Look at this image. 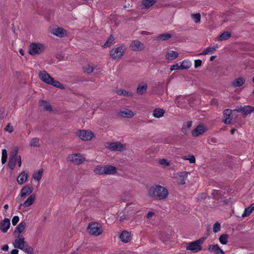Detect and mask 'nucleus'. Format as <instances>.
Returning a JSON list of instances; mask_svg holds the SVG:
<instances>
[{"instance_id":"5","label":"nucleus","mask_w":254,"mask_h":254,"mask_svg":"<svg viewBox=\"0 0 254 254\" xmlns=\"http://www.w3.org/2000/svg\"><path fill=\"white\" fill-rule=\"evenodd\" d=\"M46 49L44 44L40 43H32L29 46L28 53L30 55H40Z\"/></svg>"},{"instance_id":"11","label":"nucleus","mask_w":254,"mask_h":254,"mask_svg":"<svg viewBox=\"0 0 254 254\" xmlns=\"http://www.w3.org/2000/svg\"><path fill=\"white\" fill-rule=\"evenodd\" d=\"M33 188L28 185H26L23 187L21 190L19 198H17L16 200L17 201H21L24 200L26 196L29 195H31L33 191Z\"/></svg>"},{"instance_id":"7","label":"nucleus","mask_w":254,"mask_h":254,"mask_svg":"<svg viewBox=\"0 0 254 254\" xmlns=\"http://www.w3.org/2000/svg\"><path fill=\"white\" fill-rule=\"evenodd\" d=\"M106 144V147L112 151L123 152L127 149L126 145L120 141L108 142Z\"/></svg>"},{"instance_id":"25","label":"nucleus","mask_w":254,"mask_h":254,"mask_svg":"<svg viewBox=\"0 0 254 254\" xmlns=\"http://www.w3.org/2000/svg\"><path fill=\"white\" fill-rule=\"evenodd\" d=\"M105 175H110L116 174L117 172V168L113 166L110 165H105Z\"/></svg>"},{"instance_id":"49","label":"nucleus","mask_w":254,"mask_h":254,"mask_svg":"<svg viewBox=\"0 0 254 254\" xmlns=\"http://www.w3.org/2000/svg\"><path fill=\"white\" fill-rule=\"evenodd\" d=\"M13 127L11 126L10 123H8L4 128V130L5 131L8 132L9 133L13 132Z\"/></svg>"},{"instance_id":"57","label":"nucleus","mask_w":254,"mask_h":254,"mask_svg":"<svg viewBox=\"0 0 254 254\" xmlns=\"http://www.w3.org/2000/svg\"><path fill=\"white\" fill-rule=\"evenodd\" d=\"M206 197V195L205 193H201L200 194L198 197V199L202 200L204 199Z\"/></svg>"},{"instance_id":"17","label":"nucleus","mask_w":254,"mask_h":254,"mask_svg":"<svg viewBox=\"0 0 254 254\" xmlns=\"http://www.w3.org/2000/svg\"><path fill=\"white\" fill-rule=\"evenodd\" d=\"M120 238L123 243L129 242L132 239L131 233L127 230H123L120 235Z\"/></svg>"},{"instance_id":"19","label":"nucleus","mask_w":254,"mask_h":254,"mask_svg":"<svg viewBox=\"0 0 254 254\" xmlns=\"http://www.w3.org/2000/svg\"><path fill=\"white\" fill-rule=\"evenodd\" d=\"M26 227V223L22 221L19 223L16 227L13 233L15 236H21V234L24 231Z\"/></svg>"},{"instance_id":"48","label":"nucleus","mask_w":254,"mask_h":254,"mask_svg":"<svg viewBox=\"0 0 254 254\" xmlns=\"http://www.w3.org/2000/svg\"><path fill=\"white\" fill-rule=\"evenodd\" d=\"M220 224L218 222H216L213 226V231L214 233H217L220 230Z\"/></svg>"},{"instance_id":"15","label":"nucleus","mask_w":254,"mask_h":254,"mask_svg":"<svg viewBox=\"0 0 254 254\" xmlns=\"http://www.w3.org/2000/svg\"><path fill=\"white\" fill-rule=\"evenodd\" d=\"M189 172H180L177 174V183L180 185H183L186 184L185 180L188 178Z\"/></svg>"},{"instance_id":"2","label":"nucleus","mask_w":254,"mask_h":254,"mask_svg":"<svg viewBox=\"0 0 254 254\" xmlns=\"http://www.w3.org/2000/svg\"><path fill=\"white\" fill-rule=\"evenodd\" d=\"M39 78L44 83L52 85L61 89H64V86L57 80H55L45 70L39 72Z\"/></svg>"},{"instance_id":"12","label":"nucleus","mask_w":254,"mask_h":254,"mask_svg":"<svg viewBox=\"0 0 254 254\" xmlns=\"http://www.w3.org/2000/svg\"><path fill=\"white\" fill-rule=\"evenodd\" d=\"M129 49L133 52H141L145 49V46L138 40H133L129 45Z\"/></svg>"},{"instance_id":"53","label":"nucleus","mask_w":254,"mask_h":254,"mask_svg":"<svg viewBox=\"0 0 254 254\" xmlns=\"http://www.w3.org/2000/svg\"><path fill=\"white\" fill-rule=\"evenodd\" d=\"M202 64V61L200 60H197L194 61V67L197 68L200 66Z\"/></svg>"},{"instance_id":"24","label":"nucleus","mask_w":254,"mask_h":254,"mask_svg":"<svg viewBox=\"0 0 254 254\" xmlns=\"http://www.w3.org/2000/svg\"><path fill=\"white\" fill-rule=\"evenodd\" d=\"M235 111H236L230 109H226L224 111L223 114L225 119L223 121V122L225 124L228 125L231 124V119L230 118V116L232 113Z\"/></svg>"},{"instance_id":"10","label":"nucleus","mask_w":254,"mask_h":254,"mask_svg":"<svg viewBox=\"0 0 254 254\" xmlns=\"http://www.w3.org/2000/svg\"><path fill=\"white\" fill-rule=\"evenodd\" d=\"M76 135L81 140L87 141L90 140L94 137L93 132L90 130H79L76 132Z\"/></svg>"},{"instance_id":"38","label":"nucleus","mask_w":254,"mask_h":254,"mask_svg":"<svg viewBox=\"0 0 254 254\" xmlns=\"http://www.w3.org/2000/svg\"><path fill=\"white\" fill-rule=\"evenodd\" d=\"M229 236L228 234H224L221 235L219 238V242L222 245H226Z\"/></svg>"},{"instance_id":"42","label":"nucleus","mask_w":254,"mask_h":254,"mask_svg":"<svg viewBox=\"0 0 254 254\" xmlns=\"http://www.w3.org/2000/svg\"><path fill=\"white\" fill-rule=\"evenodd\" d=\"M171 38V34L168 33H163L158 36V39L165 41Z\"/></svg>"},{"instance_id":"58","label":"nucleus","mask_w":254,"mask_h":254,"mask_svg":"<svg viewBox=\"0 0 254 254\" xmlns=\"http://www.w3.org/2000/svg\"><path fill=\"white\" fill-rule=\"evenodd\" d=\"M127 219L128 218L125 215H123V216H120L119 220L120 222H123L125 220H127Z\"/></svg>"},{"instance_id":"36","label":"nucleus","mask_w":254,"mask_h":254,"mask_svg":"<svg viewBox=\"0 0 254 254\" xmlns=\"http://www.w3.org/2000/svg\"><path fill=\"white\" fill-rule=\"evenodd\" d=\"M116 93L119 95H122L125 97H132L133 95L131 93L121 89L117 90Z\"/></svg>"},{"instance_id":"13","label":"nucleus","mask_w":254,"mask_h":254,"mask_svg":"<svg viewBox=\"0 0 254 254\" xmlns=\"http://www.w3.org/2000/svg\"><path fill=\"white\" fill-rule=\"evenodd\" d=\"M17 154L18 150H15L12 151L10 154L8 162V166L12 170H14L15 168L17 159Z\"/></svg>"},{"instance_id":"50","label":"nucleus","mask_w":254,"mask_h":254,"mask_svg":"<svg viewBox=\"0 0 254 254\" xmlns=\"http://www.w3.org/2000/svg\"><path fill=\"white\" fill-rule=\"evenodd\" d=\"M160 164L164 165L165 166H168L170 165V163L167 161L166 159H162L159 161Z\"/></svg>"},{"instance_id":"6","label":"nucleus","mask_w":254,"mask_h":254,"mask_svg":"<svg viewBox=\"0 0 254 254\" xmlns=\"http://www.w3.org/2000/svg\"><path fill=\"white\" fill-rule=\"evenodd\" d=\"M87 229L88 233L94 236H98L103 232L101 225L96 222L89 223Z\"/></svg>"},{"instance_id":"32","label":"nucleus","mask_w":254,"mask_h":254,"mask_svg":"<svg viewBox=\"0 0 254 254\" xmlns=\"http://www.w3.org/2000/svg\"><path fill=\"white\" fill-rule=\"evenodd\" d=\"M165 113L164 110L160 108H156L153 112V116L156 118H160L163 116Z\"/></svg>"},{"instance_id":"4","label":"nucleus","mask_w":254,"mask_h":254,"mask_svg":"<svg viewBox=\"0 0 254 254\" xmlns=\"http://www.w3.org/2000/svg\"><path fill=\"white\" fill-rule=\"evenodd\" d=\"M205 239V237H202L196 241L188 243L186 249L193 253H196L201 251L202 250V245Z\"/></svg>"},{"instance_id":"51","label":"nucleus","mask_w":254,"mask_h":254,"mask_svg":"<svg viewBox=\"0 0 254 254\" xmlns=\"http://www.w3.org/2000/svg\"><path fill=\"white\" fill-rule=\"evenodd\" d=\"M19 220V218L17 216H15L13 217L12 219V224L13 225L15 226L17 224Z\"/></svg>"},{"instance_id":"46","label":"nucleus","mask_w":254,"mask_h":254,"mask_svg":"<svg viewBox=\"0 0 254 254\" xmlns=\"http://www.w3.org/2000/svg\"><path fill=\"white\" fill-rule=\"evenodd\" d=\"M191 63L190 61H184L180 65V69H187L190 67Z\"/></svg>"},{"instance_id":"18","label":"nucleus","mask_w":254,"mask_h":254,"mask_svg":"<svg viewBox=\"0 0 254 254\" xmlns=\"http://www.w3.org/2000/svg\"><path fill=\"white\" fill-rule=\"evenodd\" d=\"M208 251L211 253H214V254H225L224 252L218 244L209 245Z\"/></svg>"},{"instance_id":"55","label":"nucleus","mask_w":254,"mask_h":254,"mask_svg":"<svg viewBox=\"0 0 254 254\" xmlns=\"http://www.w3.org/2000/svg\"><path fill=\"white\" fill-rule=\"evenodd\" d=\"M155 215V213L153 212H149L146 215V217L148 219H150Z\"/></svg>"},{"instance_id":"52","label":"nucleus","mask_w":254,"mask_h":254,"mask_svg":"<svg viewBox=\"0 0 254 254\" xmlns=\"http://www.w3.org/2000/svg\"><path fill=\"white\" fill-rule=\"evenodd\" d=\"M5 117V111L3 108H0V120H2Z\"/></svg>"},{"instance_id":"61","label":"nucleus","mask_w":254,"mask_h":254,"mask_svg":"<svg viewBox=\"0 0 254 254\" xmlns=\"http://www.w3.org/2000/svg\"><path fill=\"white\" fill-rule=\"evenodd\" d=\"M192 122L191 121H188L186 123V126L187 128H190L191 126Z\"/></svg>"},{"instance_id":"29","label":"nucleus","mask_w":254,"mask_h":254,"mask_svg":"<svg viewBox=\"0 0 254 254\" xmlns=\"http://www.w3.org/2000/svg\"><path fill=\"white\" fill-rule=\"evenodd\" d=\"M40 105L41 106L43 107L44 111H48L49 112H52L53 111V109L51 105L46 101L41 100L40 102Z\"/></svg>"},{"instance_id":"22","label":"nucleus","mask_w":254,"mask_h":254,"mask_svg":"<svg viewBox=\"0 0 254 254\" xmlns=\"http://www.w3.org/2000/svg\"><path fill=\"white\" fill-rule=\"evenodd\" d=\"M10 225V220L8 218H4L0 223V230L3 233H6L9 229Z\"/></svg>"},{"instance_id":"41","label":"nucleus","mask_w":254,"mask_h":254,"mask_svg":"<svg viewBox=\"0 0 254 254\" xmlns=\"http://www.w3.org/2000/svg\"><path fill=\"white\" fill-rule=\"evenodd\" d=\"M43 173V169L39 170L37 172L34 173L33 174V179L39 182L41 179Z\"/></svg>"},{"instance_id":"23","label":"nucleus","mask_w":254,"mask_h":254,"mask_svg":"<svg viewBox=\"0 0 254 254\" xmlns=\"http://www.w3.org/2000/svg\"><path fill=\"white\" fill-rule=\"evenodd\" d=\"M246 82V79L243 77H239L235 79L231 83V86L234 88L239 87L243 85Z\"/></svg>"},{"instance_id":"26","label":"nucleus","mask_w":254,"mask_h":254,"mask_svg":"<svg viewBox=\"0 0 254 254\" xmlns=\"http://www.w3.org/2000/svg\"><path fill=\"white\" fill-rule=\"evenodd\" d=\"M28 179V174L25 171L22 172L18 176L17 182L19 185H22L25 183Z\"/></svg>"},{"instance_id":"63","label":"nucleus","mask_w":254,"mask_h":254,"mask_svg":"<svg viewBox=\"0 0 254 254\" xmlns=\"http://www.w3.org/2000/svg\"><path fill=\"white\" fill-rule=\"evenodd\" d=\"M7 161V158L1 157V163L4 164Z\"/></svg>"},{"instance_id":"21","label":"nucleus","mask_w":254,"mask_h":254,"mask_svg":"<svg viewBox=\"0 0 254 254\" xmlns=\"http://www.w3.org/2000/svg\"><path fill=\"white\" fill-rule=\"evenodd\" d=\"M118 115L123 118H131L134 116V114L128 109H124L118 113Z\"/></svg>"},{"instance_id":"14","label":"nucleus","mask_w":254,"mask_h":254,"mask_svg":"<svg viewBox=\"0 0 254 254\" xmlns=\"http://www.w3.org/2000/svg\"><path fill=\"white\" fill-rule=\"evenodd\" d=\"M51 32L56 36L63 38L66 36V31L62 27L55 26L51 30Z\"/></svg>"},{"instance_id":"16","label":"nucleus","mask_w":254,"mask_h":254,"mask_svg":"<svg viewBox=\"0 0 254 254\" xmlns=\"http://www.w3.org/2000/svg\"><path fill=\"white\" fill-rule=\"evenodd\" d=\"M234 111H236L237 112H241L244 116H246L254 112V107L249 105L244 106L243 107H241L239 109L234 110Z\"/></svg>"},{"instance_id":"3","label":"nucleus","mask_w":254,"mask_h":254,"mask_svg":"<svg viewBox=\"0 0 254 254\" xmlns=\"http://www.w3.org/2000/svg\"><path fill=\"white\" fill-rule=\"evenodd\" d=\"M15 237L16 239L13 243V245L15 248L22 250L28 254L33 253V249L27 244L23 237L15 236Z\"/></svg>"},{"instance_id":"59","label":"nucleus","mask_w":254,"mask_h":254,"mask_svg":"<svg viewBox=\"0 0 254 254\" xmlns=\"http://www.w3.org/2000/svg\"><path fill=\"white\" fill-rule=\"evenodd\" d=\"M8 248H9V247L7 245H4L1 247V250H2L3 251H7L8 250Z\"/></svg>"},{"instance_id":"20","label":"nucleus","mask_w":254,"mask_h":254,"mask_svg":"<svg viewBox=\"0 0 254 254\" xmlns=\"http://www.w3.org/2000/svg\"><path fill=\"white\" fill-rule=\"evenodd\" d=\"M206 128L203 125H199L194 129L192 132V135L193 136H198V135L202 134L203 132L206 131Z\"/></svg>"},{"instance_id":"60","label":"nucleus","mask_w":254,"mask_h":254,"mask_svg":"<svg viewBox=\"0 0 254 254\" xmlns=\"http://www.w3.org/2000/svg\"><path fill=\"white\" fill-rule=\"evenodd\" d=\"M17 160L18 161V165L19 167H20L21 166V158L20 156L17 155Z\"/></svg>"},{"instance_id":"43","label":"nucleus","mask_w":254,"mask_h":254,"mask_svg":"<svg viewBox=\"0 0 254 254\" xmlns=\"http://www.w3.org/2000/svg\"><path fill=\"white\" fill-rule=\"evenodd\" d=\"M216 51L215 47H208L204 50L202 53H200V55H205L208 54H213Z\"/></svg>"},{"instance_id":"56","label":"nucleus","mask_w":254,"mask_h":254,"mask_svg":"<svg viewBox=\"0 0 254 254\" xmlns=\"http://www.w3.org/2000/svg\"><path fill=\"white\" fill-rule=\"evenodd\" d=\"M7 151L6 149H4L2 150V156L1 157L7 158Z\"/></svg>"},{"instance_id":"33","label":"nucleus","mask_w":254,"mask_h":254,"mask_svg":"<svg viewBox=\"0 0 254 254\" xmlns=\"http://www.w3.org/2000/svg\"><path fill=\"white\" fill-rule=\"evenodd\" d=\"M254 210V203L252 204L250 206L246 208L242 214V216L245 217L249 216Z\"/></svg>"},{"instance_id":"44","label":"nucleus","mask_w":254,"mask_h":254,"mask_svg":"<svg viewBox=\"0 0 254 254\" xmlns=\"http://www.w3.org/2000/svg\"><path fill=\"white\" fill-rule=\"evenodd\" d=\"M212 194L215 199H219L223 195V192L221 190H214L212 192Z\"/></svg>"},{"instance_id":"31","label":"nucleus","mask_w":254,"mask_h":254,"mask_svg":"<svg viewBox=\"0 0 254 254\" xmlns=\"http://www.w3.org/2000/svg\"><path fill=\"white\" fill-rule=\"evenodd\" d=\"M178 52L171 51L166 54L165 58L168 60H173L176 59L178 57Z\"/></svg>"},{"instance_id":"39","label":"nucleus","mask_w":254,"mask_h":254,"mask_svg":"<svg viewBox=\"0 0 254 254\" xmlns=\"http://www.w3.org/2000/svg\"><path fill=\"white\" fill-rule=\"evenodd\" d=\"M114 41V37L112 35H111L110 37L107 40L104 45L102 46V47L104 48L110 47L112 44H113Z\"/></svg>"},{"instance_id":"54","label":"nucleus","mask_w":254,"mask_h":254,"mask_svg":"<svg viewBox=\"0 0 254 254\" xmlns=\"http://www.w3.org/2000/svg\"><path fill=\"white\" fill-rule=\"evenodd\" d=\"M180 69V65H179V64H176L172 65L170 67V70L173 71L175 69Z\"/></svg>"},{"instance_id":"28","label":"nucleus","mask_w":254,"mask_h":254,"mask_svg":"<svg viewBox=\"0 0 254 254\" xmlns=\"http://www.w3.org/2000/svg\"><path fill=\"white\" fill-rule=\"evenodd\" d=\"M35 198L36 194L34 193L31 194L23 203V206L24 207H27L31 206L34 203Z\"/></svg>"},{"instance_id":"35","label":"nucleus","mask_w":254,"mask_h":254,"mask_svg":"<svg viewBox=\"0 0 254 254\" xmlns=\"http://www.w3.org/2000/svg\"><path fill=\"white\" fill-rule=\"evenodd\" d=\"M231 33L229 32H224L219 36L218 40L221 41L228 40L231 37Z\"/></svg>"},{"instance_id":"1","label":"nucleus","mask_w":254,"mask_h":254,"mask_svg":"<svg viewBox=\"0 0 254 254\" xmlns=\"http://www.w3.org/2000/svg\"><path fill=\"white\" fill-rule=\"evenodd\" d=\"M169 195L168 189L159 185H154L148 190V195L155 200H162L167 198Z\"/></svg>"},{"instance_id":"34","label":"nucleus","mask_w":254,"mask_h":254,"mask_svg":"<svg viewBox=\"0 0 254 254\" xmlns=\"http://www.w3.org/2000/svg\"><path fill=\"white\" fill-rule=\"evenodd\" d=\"M40 138L38 137L32 138L29 142V146L31 147H40Z\"/></svg>"},{"instance_id":"37","label":"nucleus","mask_w":254,"mask_h":254,"mask_svg":"<svg viewBox=\"0 0 254 254\" xmlns=\"http://www.w3.org/2000/svg\"><path fill=\"white\" fill-rule=\"evenodd\" d=\"M155 0H143L142 1V5L145 8H149L153 5L156 3Z\"/></svg>"},{"instance_id":"64","label":"nucleus","mask_w":254,"mask_h":254,"mask_svg":"<svg viewBox=\"0 0 254 254\" xmlns=\"http://www.w3.org/2000/svg\"><path fill=\"white\" fill-rule=\"evenodd\" d=\"M19 53L21 54V56H23L24 55V52L21 49L19 50Z\"/></svg>"},{"instance_id":"8","label":"nucleus","mask_w":254,"mask_h":254,"mask_svg":"<svg viewBox=\"0 0 254 254\" xmlns=\"http://www.w3.org/2000/svg\"><path fill=\"white\" fill-rule=\"evenodd\" d=\"M125 51V46L122 45L116 48L113 49L110 52V56L114 60L119 59L124 55Z\"/></svg>"},{"instance_id":"40","label":"nucleus","mask_w":254,"mask_h":254,"mask_svg":"<svg viewBox=\"0 0 254 254\" xmlns=\"http://www.w3.org/2000/svg\"><path fill=\"white\" fill-rule=\"evenodd\" d=\"M182 159L184 160H189L190 164L195 163V156L192 154H189L188 156H184L182 157Z\"/></svg>"},{"instance_id":"45","label":"nucleus","mask_w":254,"mask_h":254,"mask_svg":"<svg viewBox=\"0 0 254 254\" xmlns=\"http://www.w3.org/2000/svg\"><path fill=\"white\" fill-rule=\"evenodd\" d=\"M191 17L193 20V21L196 23H198L200 21L201 15L199 13H192L191 14Z\"/></svg>"},{"instance_id":"27","label":"nucleus","mask_w":254,"mask_h":254,"mask_svg":"<svg viewBox=\"0 0 254 254\" xmlns=\"http://www.w3.org/2000/svg\"><path fill=\"white\" fill-rule=\"evenodd\" d=\"M147 88V84L145 82L140 83L136 89V92L138 94L143 95L146 93Z\"/></svg>"},{"instance_id":"9","label":"nucleus","mask_w":254,"mask_h":254,"mask_svg":"<svg viewBox=\"0 0 254 254\" xmlns=\"http://www.w3.org/2000/svg\"><path fill=\"white\" fill-rule=\"evenodd\" d=\"M67 160L75 165H78L82 164L85 161V158L81 153H75L69 155Z\"/></svg>"},{"instance_id":"47","label":"nucleus","mask_w":254,"mask_h":254,"mask_svg":"<svg viewBox=\"0 0 254 254\" xmlns=\"http://www.w3.org/2000/svg\"><path fill=\"white\" fill-rule=\"evenodd\" d=\"M83 69L84 72H86L87 73H91V72H93L94 70L93 67L89 64L85 65L83 67Z\"/></svg>"},{"instance_id":"62","label":"nucleus","mask_w":254,"mask_h":254,"mask_svg":"<svg viewBox=\"0 0 254 254\" xmlns=\"http://www.w3.org/2000/svg\"><path fill=\"white\" fill-rule=\"evenodd\" d=\"M18 250L17 249H13L11 251L10 254H18Z\"/></svg>"},{"instance_id":"30","label":"nucleus","mask_w":254,"mask_h":254,"mask_svg":"<svg viewBox=\"0 0 254 254\" xmlns=\"http://www.w3.org/2000/svg\"><path fill=\"white\" fill-rule=\"evenodd\" d=\"M105 166H97L93 170L94 173L96 175H105Z\"/></svg>"}]
</instances>
